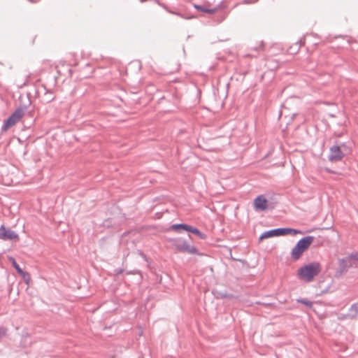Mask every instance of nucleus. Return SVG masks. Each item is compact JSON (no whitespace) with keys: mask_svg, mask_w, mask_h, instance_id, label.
I'll use <instances>...</instances> for the list:
<instances>
[{"mask_svg":"<svg viewBox=\"0 0 358 358\" xmlns=\"http://www.w3.org/2000/svg\"><path fill=\"white\" fill-rule=\"evenodd\" d=\"M20 275L22 277L23 280L26 282V283H29L30 280V275L28 272L22 271Z\"/></svg>","mask_w":358,"mask_h":358,"instance_id":"nucleus-18","label":"nucleus"},{"mask_svg":"<svg viewBox=\"0 0 358 358\" xmlns=\"http://www.w3.org/2000/svg\"><path fill=\"white\" fill-rule=\"evenodd\" d=\"M321 271V266L319 262H313L300 267L297 271V277L299 279L310 282Z\"/></svg>","mask_w":358,"mask_h":358,"instance_id":"nucleus-1","label":"nucleus"},{"mask_svg":"<svg viewBox=\"0 0 358 358\" xmlns=\"http://www.w3.org/2000/svg\"><path fill=\"white\" fill-rule=\"evenodd\" d=\"M25 108L20 107L17 108L9 117L8 118L4 121L3 124L1 127V131H6L11 127L14 126L16 123H17L20 119L24 115Z\"/></svg>","mask_w":358,"mask_h":358,"instance_id":"nucleus-3","label":"nucleus"},{"mask_svg":"<svg viewBox=\"0 0 358 358\" xmlns=\"http://www.w3.org/2000/svg\"><path fill=\"white\" fill-rule=\"evenodd\" d=\"M12 259V265L15 268L16 271L20 274L22 272V269L20 268V266L18 265V264L16 262L14 258H11Z\"/></svg>","mask_w":358,"mask_h":358,"instance_id":"nucleus-19","label":"nucleus"},{"mask_svg":"<svg viewBox=\"0 0 358 358\" xmlns=\"http://www.w3.org/2000/svg\"><path fill=\"white\" fill-rule=\"evenodd\" d=\"M346 315H343L342 317H340V319H345L348 318V317H345Z\"/></svg>","mask_w":358,"mask_h":358,"instance_id":"nucleus-25","label":"nucleus"},{"mask_svg":"<svg viewBox=\"0 0 358 358\" xmlns=\"http://www.w3.org/2000/svg\"><path fill=\"white\" fill-rule=\"evenodd\" d=\"M283 228H276L271 230H268L262 233L259 236V240L273 237V236H284Z\"/></svg>","mask_w":358,"mask_h":358,"instance_id":"nucleus-8","label":"nucleus"},{"mask_svg":"<svg viewBox=\"0 0 358 358\" xmlns=\"http://www.w3.org/2000/svg\"><path fill=\"white\" fill-rule=\"evenodd\" d=\"M357 259H358V257H357Z\"/></svg>","mask_w":358,"mask_h":358,"instance_id":"nucleus-28","label":"nucleus"},{"mask_svg":"<svg viewBox=\"0 0 358 358\" xmlns=\"http://www.w3.org/2000/svg\"><path fill=\"white\" fill-rule=\"evenodd\" d=\"M358 315V303H355L351 305L349 308L348 313L346 314L345 317H348V319H355Z\"/></svg>","mask_w":358,"mask_h":358,"instance_id":"nucleus-10","label":"nucleus"},{"mask_svg":"<svg viewBox=\"0 0 358 358\" xmlns=\"http://www.w3.org/2000/svg\"><path fill=\"white\" fill-rule=\"evenodd\" d=\"M7 334V329L4 327H0V339L4 337Z\"/></svg>","mask_w":358,"mask_h":358,"instance_id":"nucleus-20","label":"nucleus"},{"mask_svg":"<svg viewBox=\"0 0 358 358\" xmlns=\"http://www.w3.org/2000/svg\"><path fill=\"white\" fill-rule=\"evenodd\" d=\"M187 231L191 232V233L196 235L201 239H206V235L204 233L201 232L197 228L194 227H192L191 225H189V228H188Z\"/></svg>","mask_w":358,"mask_h":358,"instance_id":"nucleus-12","label":"nucleus"},{"mask_svg":"<svg viewBox=\"0 0 358 358\" xmlns=\"http://www.w3.org/2000/svg\"><path fill=\"white\" fill-rule=\"evenodd\" d=\"M172 13L176 14V15H178V16H180L181 17H182V15H180V13H178L172 12Z\"/></svg>","mask_w":358,"mask_h":358,"instance_id":"nucleus-24","label":"nucleus"},{"mask_svg":"<svg viewBox=\"0 0 358 358\" xmlns=\"http://www.w3.org/2000/svg\"><path fill=\"white\" fill-rule=\"evenodd\" d=\"M262 47H263V45H259V47H257V48H254V50L257 51V50H259L262 49Z\"/></svg>","mask_w":358,"mask_h":358,"instance_id":"nucleus-22","label":"nucleus"},{"mask_svg":"<svg viewBox=\"0 0 358 358\" xmlns=\"http://www.w3.org/2000/svg\"><path fill=\"white\" fill-rule=\"evenodd\" d=\"M268 201L264 195L257 196L254 200V208L256 210L264 211L267 208Z\"/></svg>","mask_w":358,"mask_h":358,"instance_id":"nucleus-7","label":"nucleus"},{"mask_svg":"<svg viewBox=\"0 0 358 358\" xmlns=\"http://www.w3.org/2000/svg\"><path fill=\"white\" fill-rule=\"evenodd\" d=\"M283 233L284 236L287 234H292V235H296V234H302L303 232L301 230L292 229V228H283Z\"/></svg>","mask_w":358,"mask_h":358,"instance_id":"nucleus-14","label":"nucleus"},{"mask_svg":"<svg viewBox=\"0 0 358 358\" xmlns=\"http://www.w3.org/2000/svg\"><path fill=\"white\" fill-rule=\"evenodd\" d=\"M173 245L178 252L187 254L200 255L198 250L194 245L189 244L185 240H175Z\"/></svg>","mask_w":358,"mask_h":358,"instance_id":"nucleus-4","label":"nucleus"},{"mask_svg":"<svg viewBox=\"0 0 358 358\" xmlns=\"http://www.w3.org/2000/svg\"><path fill=\"white\" fill-rule=\"evenodd\" d=\"M18 238L17 234L10 229L6 228L3 225L0 227V238L3 241H11Z\"/></svg>","mask_w":358,"mask_h":358,"instance_id":"nucleus-6","label":"nucleus"},{"mask_svg":"<svg viewBox=\"0 0 358 358\" xmlns=\"http://www.w3.org/2000/svg\"><path fill=\"white\" fill-rule=\"evenodd\" d=\"M222 296H223L224 297H229V298H231V297H232V296H231V295H228V294H223Z\"/></svg>","mask_w":358,"mask_h":358,"instance_id":"nucleus-23","label":"nucleus"},{"mask_svg":"<svg viewBox=\"0 0 358 358\" xmlns=\"http://www.w3.org/2000/svg\"><path fill=\"white\" fill-rule=\"evenodd\" d=\"M44 90L45 93L42 96L43 101L46 103L52 102L55 98V96L53 94V92L50 90H47L45 87H44Z\"/></svg>","mask_w":358,"mask_h":358,"instance_id":"nucleus-11","label":"nucleus"},{"mask_svg":"<svg viewBox=\"0 0 358 358\" xmlns=\"http://www.w3.org/2000/svg\"><path fill=\"white\" fill-rule=\"evenodd\" d=\"M315 239L313 236L301 238L291 250V257L294 261L298 260L302 254L310 247Z\"/></svg>","mask_w":358,"mask_h":358,"instance_id":"nucleus-2","label":"nucleus"},{"mask_svg":"<svg viewBox=\"0 0 358 358\" xmlns=\"http://www.w3.org/2000/svg\"><path fill=\"white\" fill-rule=\"evenodd\" d=\"M246 56H248V57H252L253 55H251V54H248Z\"/></svg>","mask_w":358,"mask_h":358,"instance_id":"nucleus-26","label":"nucleus"},{"mask_svg":"<svg viewBox=\"0 0 358 358\" xmlns=\"http://www.w3.org/2000/svg\"><path fill=\"white\" fill-rule=\"evenodd\" d=\"M122 272H123V270H122V269H117V270H115V273H116V274H121Z\"/></svg>","mask_w":358,"mask_h":358,"instance_id":"nucleus-21","label":"nucleus"},{"mask_svg":"<svg viewBox=\"0 0 358 358\" xmlns=\"http://www.w3.org/2000/svg\"><path fill=\"white\" fill-rule=\"evenodd\" d=\"M171 229L175 230V231H179L180 229H183V230L187 231L188 228H189V225H188L187 224H183V223L174 224L171 225Z\"/></svg>","mask_w":358,"mask_h":358,"instance_id":"nucleus-13","label":"nucleus"},{"mask_svg":"<svg viewBox=\"0 0 358 358\" xmlns=\"http://www.w3.org/2000/svg\"><path fill=\"white\" fill-rule=\"evenodd\" d=\"M348 268V261L345 259H339V267L336 270V275L341 276L344 272L347 271Z\"/></svg>","mask_w":358,"mask_h":358,"instance_id":"nucleus-9","label":"nucleus"},{"mask_svg":"<svg viewBox=\"0 0 358 358\" xmlns=\"http://www.w3.org/2000/svg\"><path fill=\"white\" fill-rule=\"evenodd\" d=\"M297 303H300L304 304L308 308L311 309L313 308V302L308 300L307 299L299 298L296 299Z\"/></svg>","mask_w":358,"mask_h":358,"instance_id":"nucleus-16","label":"nucleus"},{"mask_svg":"<svg viewBox=\"0 0 358 358\" xmlns=\"http://www.w3.org/2000/svg\"><path fill=\"white\" fill-rule=\"evenodd\" d=\"M29 1H31V2H35V1H33V0H29Z\"/></svg>","mask_w":358,"mask_h":358,"instance_id":"nucleus-27","label":"nucleus"},{"mask_svg":"<svg viewBox=\"0 0 358 358\" xmlns=\"http://www.w3.org/2000/svg\"><path fill=\"white\" fill-rule=\"evenodd\" d=\"M338 146H341L342 152L345 155H348L351 152V148L348 145L347 143H342Z\"/></svg>","mask_w":358,"mask_h":358,"instance_id":"nucleus-17","label":"nucleus"},{"mask_svg":"<svg viewBox=\"0 0 358 358\" xmlns=\"http://www.w3.org/2000/svg\"><path fill=\"white\" fill-rule=\"evenodd\" d=\"M194 8L196 10H200L201 12L208 13H214L216 11L215 8H207L204 6H201V5L195 4Z\"/></svg>","mask_w":358,"mask_h":358,"instance_id":"nucleus-15","label":"nucleus"},{"mask_svg":"<svg viewBox=\"0 0 358 358\" xmlns=\"http://www.w3.org/2000/svg\"><path fill=\"white\" fill-rule=\"evenodd\" d=\"M345 155L342 152L341 146L338 145H334L329 149L328 159L330 162H336L341 161Z\"/></svg>","mask_w":358,"mask_h":358,"instance_id":"nucleus-5","label":"nucleus"}]
</instances>
